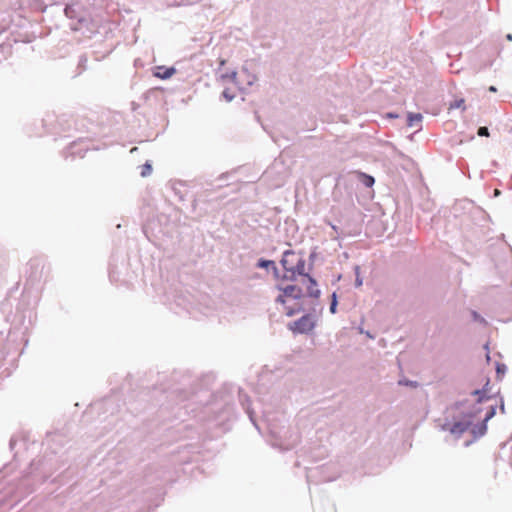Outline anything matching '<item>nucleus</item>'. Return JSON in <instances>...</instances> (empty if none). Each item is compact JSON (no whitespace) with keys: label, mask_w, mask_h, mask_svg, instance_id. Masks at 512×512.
<instances>
[{"label":"nucleus","mask_w":512,"mask_h":512,"mask_svg":"<svg viewBox=\"0 0 512 512\" xmlns=\"http://www.w3.org/2000/svg\"><path fill=\"white\" fill-rule=\"evenodd\" d=\"M61 437H62V436H61L60 434L55 433V434H53V435H48L47 441H48V442H49V441H51V442H58V441H60V438H61Z\"/></svg>","instance_id":"obj_35"},{"label":"nucleus","mask_w":512,"mask_h":512,"mask_svg":"<svg viewBox=\"0 0 512 512\" xmlns=\"http://www.w3.org/2000/svg\"><path fill=\"white\" fill-rule=\"evenodd\" d=\"M288 329L294 334H308L315 328V322L311 314H304L296 321L288 323Z\"/></svg>","instance_id":"obj_4"},{"label":"nucleus","mask_w":512,"mask_h":512,"mask_svg":"<svg viewBox=\"0 0 512 512\" xmlns=\"http://www.w3.org/2000/svg\"><path fill=\"white\" fill-rule=\"evenodd\" d=\"M276 289L284 293V295H286L287 297L293 298L295 300H300L304 296L302 288L295 284H289L286 286H283L282 284H277Z\"/></svg>","instance_id":"obj_9"},{"label":"nucleus","mask_w":512,"mask_h":512,"mask_svg":"<svg viewBox=\"0 0 512 512\" xmlns=\"http://www.w3.org/2000/svg\"><path fill=\"white\" fill-rule=\"evenodd\" d=\"M172 380V385L163 387L161 390L168 401L167 408L170 407V402L179 405L185 401H190V403L180 407L179 410L195 412L196 408L193 405H204L205 413L213 412L215 414L214 419L220 423L232 418L233 407L230 405L229 399L222 398L223 407L219 408L218 396L204 389L196 391L195 387L199 386L200 383L192 379L191 376L183 375L180 377L178 373H174Z\"/></svg>","instance_id":"obj_1"},{"label":"nucleus","mask_w":512,"mask_h":512,"mask_svg":"<svg viewBox=\"0 0 512 512\" xmlns=\"http://www.w3.org/2000/svg\"><path fill=\"white\" fill-rule=\"evenodd\" d=\"M64 14L67 18L76 20L80 26L87 22L81 5L77 3L66 4L64 8Z\"/></svg>","instance_id":"obj_7"},{"label":"nucleus","mask_w":512,"mask_h":512,"mask_svg":"<svg viewBox=\"0 0 512 512\" xmlns=\"http://www.w3.org/2000/svg\"><path fill=\"white\" fill-rule=\"evenodd\" d=\"M318 257L317 247H314L308 257V271L310 272L313 269L314 263Z\"/></svg>","instance_id":"obj_20"},{"label":"nucleus","mask_w":512,"mask_h":512,"mask_svg":"<svg viewBox=\"0 0 512 512\" xmlns=\"http://www.w3.org/2000/svg\"><path fill=\"white\" fill-rule=\"evenodd\" d=\"M506 39L508 41H512V34L511 33L506 34Z\"/></svg>","instance_id":"obj_45"},{"label":"nucleus","mask_w":512,"mask_h":512,"mask_svg":"<svg viewBox=\"0 0 512 512\" xmlns=\"http://www.w3.org/2000/svg\"><path fill=\"white\" fill-rule=\"evenodd\" d=\"M303 277L308 281L309 285L317 286V280L310 273H307Z\"/></svg>","instance_id":"obj_34"},{"label":"nucleus","mask_w":512,"mask_h":512,"mask_svg":"<svg viewBox=\"0 0 512 512\" xmlns=\"http://www.w3.org/2000/svg\"><path fill=\"white\" fill-rule=\"evenodd\" d=\"M294 258L295 257H290L289 266H294L295 261H296Z\"/></svg>","instance_id":"obj_42"},{"label":"nucleus","mask_w":512,"mask_h":512,"mask_svg":"<svg viewBox=\"0 0 512 512\" xmlns=\"http://www.w3.org/2000/svg\"><path fill=\"white\" fill-rule=\"evenodd\" d=\"M464 99H455L453 102L450 103L449 109H458L464 105Z\"/></svg>","instance_id":"obj_30"},{"label":"nucleus","mask_w":512,"mask_h":512,"mask_svg":"<svg viewBox=\"0 0 512 512\" xmlns=\"http://www.w3.org/2000/svg\"><path fill=\"white\" fill-rule=\"evenodd\" d=\"M338 307V296L336 292H333L331 294V301L329 306V311L331 314H335L337 312Z\"/></svg>","instance_id":"obj_23"},{"label":"nucleus","mask_w":512,"mask_h":512,"mask_svg":"<svg viewBox=\"0 0 512 512\" xmlns=\"http://www.w3.org/2000/svg\"><path fill=\"white\" fill-rule=\"evenodd\" d=\"M398 155L401 158H407V156L403 152H401V151H398Z\"/></svg>","instance_id":"obj_46"},{"label":"nucleus","mask_w":512,"mask_h":512,"mask_svg":"<svg viewBox=\"0 0 512 512\" xmlns=\"http://www.w3.org/2000/svg\"><path fill=\"white\" fill-rule=\"evenodd\" d=\"M175 303L177 306L181 307L185 311H187L189 314H192V302L190 299L186 296H178L175 299Z\"/></svg>","instance_id":"obj_15"},{"label":"nucleus","mask_w":512,"mask_h":512,"mask_svg":"<svg viewBox=\"0 0 512 512\" xmlns=\"http://www.w3.org/2000/svg\"><path fill=\"white\" fill-rule=\"evenodd\" d=\"M271 270H272L274 278L281 281L282 274H280V271L277 268V266L275 265L274 268H271Z\"/></svg>","instance_id":"obj_36"},{"label":"nucleus","mask_w":512,"mask_h":512,"mask_svg":"<svg viewBox=\"0 0 512 512\" xmlns=\"http://www.w3.org/2000/svg\"><path fill=\"white\" fill-rule=\"evenodd\" d=\"M307 296L311 298L318 299L321 296V290L317 288V286H307Z\"/></svg>","instance_id":"obj_22"},{"label":"nucleus","mask_w":512,"mask_h":512,"mask_svg":"<svg viewBox=\"0 0 512 512\" xmlns=\"http://www.w3.org/2000/svg\"><path fill=\"white\" fill-rule=\"evenodd\" d=\"M238 395H239V402H240L241 406L243 407V409L245 410L246 414L248 415L251 423L254 425V427L259 432H261V428L256 420V417H255V412L251 408L249 396L246 393H244L242 389H238Z\"/></svg>","instance_id":"obj_8"},{"label":"nucleus","mask_w":512,"mask_h":512,"mask_svg":"<svg viewBox=\"0 0 512 512\" xmlns=\"http://www.w3.org/2000/svg\"><path fill=\"white\" fill-rule=\"evenodd\" d=\"M471 316H472L473 321L484 324V325L487 324V321L485 320V318L482 317L477 311L472 310Z\"/></svg>","instance_id":"obj_27"},{"label":"nucleus","mask_w":512,"mask_h":512,"mask_svg":"<svg viewBox=\"0 0 512 512\" xmlns=\"http://www.w3.org/2000/svg\"><path fill=\"white\" fill-rule=\"evenodd\" d=\"M304 311V307L301 304L296 305L295 307L287 308L286 315L288 317H292L300 312Z\"/></svg>","instance_id":"obj_24"},{"label":"nucleus","mask_w":512,"mask_h":512,"mask_svg":"<svg viewBox=\"0 0 512 512\" xmlns=\"http://www.w3.org/2000/svg\"><path fill=\"white\" fill-rule=\"evenodd\" d=\"M453 420L452 424L445 423L443 425V430H449V432L456 437H460L472 426L469 420H465L459 414L457 416H453Z\"/></svg>","instance_id":"obj_5"},{"label":"nucleus","mask_w":512,"mask_h":512,"mask_svg":"<svg viewBox=\"0 0 512 512\" xmlns=\"http://www.w3.org/2000/svg\"><path fill=\"white\" fill-rule=\"evenodd\" d=\"M471 432L475 438L482 437L487 432V421L482 420L476 424H472Z\"/></svg>","instance_id":"obj_13"},{"label":"nucleus","mask_w":512,"mask_h":512,"mask_svg":"<svg viewBox=\"0 0 512 512\" xmlns=\"http://www.w3.org/2000/svg\"><path fill=\"white\" fill-rule=\"evenodd\" d=\"M496 409H497V405H490L485 413L483 420H485L487 422L489 420H491L496 414Z\"/></svg>","instance_id":"obj_25"},{"label":"nucleus","mask_w":512,"mask_h":512,"mask_svg":"<svg viewBox=\"0 0 512 512\" xmlns=\"http://www.w3.org/2000/svg\"><path fill=\"white\" fill-rule=\"evenodd\" d=\"M11 52V45L7 43H0V63L7 59V56Z\"/></svg>","instance_id":"obj_19"},{"label":"nucleus","mask_w":512,"mask_h":512,"mask_svg":"<svg viewBox=\"0 0 512 512\" xmlns=\"http://www.w3.org/2000/svg\"><path fill=\"white\" fill-rule=\"evenodd\" d=\"M477 134L481 137H488L489 129L486 126H481L478 128Z\"/></svg>","instance_id":"obj_33"},{"label":"nucleus","mask_w":512,"mask_h":512,"mask_svg":"<svg viewBox=\"0 0 512 512\" xmlns=\"http://www.w3.org/2000/svg\"><path fill=\"white\" fill-rule=\"evenodd\" d=\"M357 178L367 188H371L375 184V178L365 172H357Z\"/></svg>","instance_id":"obj_14"},{"label":"nucleus","mask_w":512,"mask_h":512,"mask_svg":"<svg viewBox=\"0 0 512 512\" xmlns=\"http://www.w3.org/2000/svg\"><path fill=\"white\" fill-rule=\"evenodd\" d=\"M500 193H501V192H500V190H498V189H496V190L494 191V195H495V196H499V195H500Z\"/></svg>","instance_id":"obj_47"},{"label":"nucleus","mask_w":512,"mask_h":512,"mask_svg":"<svg viewBox=\"0 0 512 512\" xmlns=\"http://www.w3.org/2000/svg\"><path fill=\"white\" fill-rule=\"evenodd\" d=\"M389 117H397V116L394 115L393 113H389Z\"/></svg>","instance_id":"obj_50"},{"label":"nucleus","mask_w":512,"mask_h":512,"mask_svg":"<svg viewBox=\"0 0 512 512\" xmlns=\"http://www.w3.org/2000/svg\"><path fill=\"white\" fill-rule=\"evenodd\" d=\"M176 73V69L173 66L166 67V66H158L156 67V71L153 73V75L156 78L167 80L171 78Z\"/></svg>","instance_id":"obj_11"},{"label":"nucleus","mask_w":512,"mask_h":512,"mask_svg":"<svg viewBox=\"0 0 512 512\" xmlns=\"http://www.w3.org/2000/svg\"><path fill=\"white\" fill-rule=\"evenodd\" d=\"M423 116L420 113H409L407 115V125L409 127H419L421 128Z\"/></svg>","instance_id":"obj_16"},{"label":"nucleus","mask_w":512,"mask_h":512,"mask_svg":"<svg viewBox=\"0 0 512 512\" xmlns=\"http://www.w3.org/2000/svg\"><path fill=\"white\" fill-rule=\"evenodd\" d=\"M14 445H15V440H14V438H11L9 441V446H10L11 450L13 449Z\"/></svg>","instance_id":"obj_41"},{"label":"nucleus","mask_w":512,"mask_h":512,"mask_svg":"<svg viewBox=\"0 0 512 512\" xmlns=\"http://www.w3.org/2000/svg\"><path fill=\"white\" fill-rule=\"evenodd\" d=\"M296 256H298V258L296 259L294 266H292V269L298 276H304L308 273L305 271L306 260L304 259V252H296Z\"/></svg>","instance_id":"obj_10"},{"label":"nucleus","mask_w":512,"mask_h":512,"mask_svg":"<svg viewBox=\"0 0 512 512\" xmlns=\"http://www.w3.org/2000/svg\"><path fill=\"white\" fill-rule=\"evenodd\" d=\"M264 418L272 437L271 445L281 451H288L293 449L299 442V435L297 432H291L288 427H277L273 423V419L267 412H264Z\"/></svg>","instance_id":"obj_2"},{"label":"nucleus","mask_w":512,"mask_h":512,"mask_svg":"<svg viewBox=\"0 0 512 512\" xmlns=\"http://www.w3.org/2000/svg\"><path fill=\"white\" fill-rule=\"evenodd\" d=\"M77 147V144L76 143H73L70 147H69V154L71 156H79V157H84V154H81V151L80 150H77L76 149Z\"/></svg>","instance_id":"obj_29"},{"label":"nucleus","mask_w":512,"mask_h":512,"mask_svg":"<svg viewBox=\"0 0 512 512\" xmlns=\"http://www.w3.org/2000/svg\"><path fill=\"white\" fill-rule=\"evenodd\" d=\"M5 29L4 28H0V33H2Z\"/></svg>","instance_id":"obj_51"},{"label":"nucleus","mask_w":512,"mask_h":512,"mask_svg":"<svg viewBox=\"0 0 512 512\" xmlns=\"http://www.w3.org/2000/svg\"><path fill=\"white\" fill-rule=\"evenodd\" d=\"M471 395L472 396H475L476 397V401L475 403H478V404H482L486 401H489L493 398L492 395L490 394H484V390H481V389H475L471 392Z\"/></svg>","instance_id":"obj_17"},{"label":"nucleus","mask_w":512,"mask_h":512,"mask_svg":"<svg viewBox=\"0 0 512 512\" xmlns=\"http://www.w3.org/2000/svg\"><path fill=\"white\" fill-rule=\"evenodd\" d=\"M275 262L273 260L265 259V258H259L256 262V267L260 269H266L269 270L271 268H274Z\"/></svg>","instance_id":"obj_18"},{"label":"nucleus","mask_w":512,"mask_h":512,"mask_svg":"<svg viewBox=\"0 0 512 512\" xmlns=\"http://www.w3.org/2000/svg\"><path fill=\"white\" fill-rule=\"evenodd\" d=\"M331 227H332V229H333L334 231L338 232V228H337V226H335V225H331Z\"/></svg>","instance_id":"obj_48"},{"label":"nucleus","mask_w":512,"mask_h":512,"mask_svg":"<svg viewBox=\"0 0 512 512\" xmlns=\"http://www.w3.org/2000/svg\"><path fill=\"white\" fill-rule=\"evenodd\" d=\"M488 90H489L490 92H496V91H497V88H496L495 86L491 85V86L488 88Z\"/></svg>","instance_id":"obj_44"},{"label":"nucleus","mask_w":512,"mask_h":512,"mask_svg":"<svg viewBox=\"0 0 512 512\" xmlns=\"http://www.w3.org/2000/svg\"><path fill=\"white\" fill-rule=\"evenodd\" d=\"M87 62V58L85 56H81L79 60V66L85 67V63Z\"/></svg>","instance_id":"obj_39"},{"label":"nucleus","mask_w":512,"mask_h":512,"mask_svg":"<svg viewBox=\"0 0 512 512\" xmlns=\"http://www.w3.org/2000/svg\"><path fill=\"white\" fill-rule=\"evenodd\" d=\"M290 257H296V251L285 250L280 260V264L285 270V273L281 276V281L294 282L297 280L298 275L293 271L292 266H289Z\"/></svg>","instance_id":"obj_6"},{"label":"nucleus","mask_w":512,"mask_h":512,"mask_svg":"<svg viewBox=\"0 0 512 512\" xmlns=\"http://www.w3.org/2000/svg\"><path fill=\"white\" fill-rule=\"evenodd\" d=\"M237 76V73L235 71L231 72L230 74H227L226 77H230L231 79H235Z\"/></svg>","instance_id":"obj_40"},{"label":"nucleus","mask_w":512,"mask_h":512,"mask_svg":"<svg viewBox=\"0 0 512 512\" xmlns=\"http://www.w3.org/2000/svg\"><path fill=\"white\" fill-rule=\"evenodd\" d=\"M222 96L227 102H231L235 98V94L231 92L229 89H224L222 92Z\"/></svg>","instance_id":"obj_31"},{"label":"nucleus","mask_w":512,"mask_h":512,"mask_svg":"<svg viewBox=\"0 0 512 512\" xmlns=\"http://www.w3.org/2000/svg\"><path fill=\"white\" fill-rule=\"evenodd\" d=\"M287 296L284 295V293L281 292L280 295H278L275 299L276 303H279V304H285L286 303V298Z\"/></svg>","instance_id":"obj_37"},{"label":"nucleus","mask_w":512,"mask_h":512,"mask_svg":"<svg viewBox=\"0 0 512 512\" xmlns=\"http://www.w3.org/2000/svg\"><path fill=\"white\" fill-rule=\"evenodd\" d=\"M500 410L502 413H504V411H505L503 399H501Z\"/></svg>","instance_id":"obj_43"},{"label":"nucleus","mask_w":512,"mask_h":512,"mask_svg":"<svg viewBox=\"0 0 512 512\" xmlns=\"http://www.w3.org/2000/svg\"><path fill=\"white\" fill-rule=\"evenodd\" d=\"M398 384L399 385H403V386H408V387H411V388H416L418 386V382L412 381V380H409V379L399 380Z\"/></svg>","instance_id":"obj_28"},{"label":"nucleus","mask_w":512,"mask_h":512,"mask_svg":"<svg viewBox=\"0 0 512 512\" xmlns=\"http://www.w3.org/2000/svg\"><path fill=\"white\" fill-rule=\"evenodd\" d=\"M71 28H72L73 30H78V29H80V27H78V26H72Z\"/></svg>","instance_id":"obj_49"},{"label":"nucleus","mask_w":512,"mask_h":512,"mask_svg":"<svg viewBox=\"0 0 512 512\" xmlns=\"http://www.w3.org/2000/svg\"><path fill=\"white\" fill-rule=\"evenodd\" d=\"M139 168H140V175L142 177H147L152 173V164L149 161H146Z\"/></svg>","instance_id":"obj_21"},{"label":"nucleus","mask_w":512,"mask_h":512,"mask_svg":"<svg viewBox=\"0 0 512 512\" xmlns=\"http://www.w3.org/2000/svg\"><path fill=\"white\" fill-rule=\"evenodd\" d=\"M115 398L113 396H109L104 398L101 402L95 403L94 408L99 410H104V413L111 409V415L114 414L115 411Z\"/></svg>","instance_id":"obj_12"},{"label":"nucleus","mask_w":512,"mask_h":512,"mask_svg":"<svg viewBox=\"0 0 512 512\" xmlns=\"http://www.w3.org/2000/svg\"><path fill=\"white\" fill-rule=\"evenodd\" d=\"M489 383H490V381H489V379H487L485 385L481 388V390H484V394H488V392H489Z\"/></svg>","instance_id":"obj_38"},{"label":"nucleus","mask_w":512,"mask_h":512,"mask_svg":"<svg viewBox=\"0 0 512 512\" xmlns=\"http://www.w3.org/2000/svg\"><path fill=\"white\" fill-rule=\"evenodd\" d=\"M507 370V367L503 363H497L496 364V374L499 377L500 375H504Z\"/></svg>","instance_id":"obj_32"},{"label":"nucleus","mask_w":512,"mask_h":512,"mask_svg":"<svg viewBox=\"0 0 512 512\" xmlns=\"http://www.w3.org/2000/svg\"><path fill=\"white\" fill-rule=\"evenodd\" d=\"M452 409L465 420H469L472 425L474 419L482 412V408L478 403H471L469 400L457 401L452 405Z\"/></svg>","instance_id":"obj_3"},{"label":"nucleus","mask_w":512,"mask_h":512,"mask_svg":"<svg viewBox=\"0 0 512 512\" xmlns=\"http://www.w3.org/2000/svg\"><path fill=\"white\" fill-rule=\"evenodd\" d=\"M354 273H355V287H360L363 284V279L360 276V267L356 265L354 267Z\"/></svg>","instance_id":"obj_26"}]
</instances>
